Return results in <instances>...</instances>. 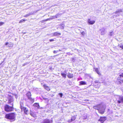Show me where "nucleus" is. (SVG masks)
<instances>
[{
	"label": "nucleus",
	"mask_w": 123,
	"mask_h": 123,
	"mask_svg": "<svg viewBox=\"0 0 123 123\" xmlns=\"http://www.w3.org/2000/svg\"><path fill=\"white\" fill-rule=\"evenodd\" d=\"M93 108L97 110L99 113L103 114L105 112V106L102 104H100L94 106Z\"/></svg>",
	"instance_id": "obj_1"
},
{
	"label": "nucleus",
	"mask_w": 123,
	"mask_h": 123,
	"mask_svg": "<svg viewBox=\"0 0 123 123\" xmlns=\"http://www.w3.org/2000/svg\"><path fill=\"white\" fill-rule=\"evenodd\" d=\"M15 114L13 113L7 114L5 115V118L10 120L11 122L15 120Z\"/></svg>",
	"instance_id": "obj_2"
},
{
	"label": "nucleus",
	"mask_w": 123,
	"mask_h": 123,
	"mask_svg": "<svg viewBox=\"0 0 123 123\" xmlns=\"http://www.w3.org/2000/svg\"><path fill=\"white\" fill-rule=\"evenodd\" d=\"M120 77L117 78V79L116 82V84L118 85H121L123 83V80L121 79V77H123V73L119 74Z\"/></svg>",
	"instance_id": "obj_3"
},
{
	"label": "nucleus",
	"mask_w": 123,
	"mask_h": 123,
	"mask_svg": "<svg viewBox=\"0 0 123 123\" xmlns=\"http://www.w3.org/2000/svg\"><path fill=\"white\" fill-rule=\"evenodd\" d=\"M13 105L12 106H10L8 105H6L4 107L5 111L7 112H10L12 111L13 110Z\"/></svg>",
	"instance_id": "obj_4"
},
{
	"label": "nucleus",
	"mask_w": 123,
	"mask_h": 123,
	"mask_svg": "<svg viewBox=\"0 0 123 123\" xmlns=\"http://www.w3.org/2000/svg\"><path fill=\"white\" fill-rule=\"evenodd\" d=\"M26 95L28 99L32 103L34 102V99L32 98L31 97V94L30 92H29L27 93L26 94Z\"/></svg>",
	"instance_id": "obj_5"
},
{
	"label": "nucleus",
	"mask_w": 123,
	"mask_h": 123,
	"mask_svg": "<svg viewBox=\"0 0 123 123\" xmlns=\"http://www.w3.org/2000/svg\"><path fill=\"white\" fill-rule=\"evenodd\" d=\"M52 120L49 119H46L44 120L41 123H52Z\"/></svg>",
	"instance_id": "obj_6"
},
{
	"label": "nucleus",
	"mask_w": 123,
	"mask_h": 123,
	"mask_svg": "<svg viewBox=\"0 0 123 123\" xmlns=\"http://www.w3.org/2000/svg\"><path fill=\"white\" fill-rule=\"evenodd\" d=\"M106 117H101L98 121H100L101 123H103L106 120Z\"/></svg>",
	"instance_id": "obj_7"
},
{
	"label": "nucleus",
	"mask_w": 123,
	"mask_h": 123,
	"mask_svg": "<svg viewBox=\"0 0 123 123\" xmlns=\"http://www.w3.org/2000/svg\"><path fill=\"white\" fill-rule=\"evenodd\" d=\"M118 103L123 104V97H120L119 99L117 100Z\"/></svg>",
	"instance_id": "obj_8"
},
{
	"label": "nucleus",
	"mask_w": 123,
	"mask_h": 123,
	"mask_svg": "<svg viewBox=\"0 0 123 123\" xmlns=\"http://www.w3.org/2000/svg\"><path fill=\"white\" fill-rule=\"evenodd\" d=\"M22 109L25 114L27 115H28L29 114V111L26 107H23Z\"/></svg>",
	"instance_id": "obj_9"
},
{
	"label": "nucleus",
	"mask_w": 123,
	"mask_h": 123,
	"mask_svg": "<svg viewBox=\"0 0 123 123\" xmlns=\"http://www.w3.org/2000/svg\"><path fill=\"white\" fill-rule=\"evenodd\" d=\"M88 22L90 24L93 25L95 23V21L94 20L91 21L90 19H89L88 20Z\"/></svg>",
	"instance_id": "obj_10"
},
{
	"label": "nucleus",
	"mask_w": 123,
	"mask_h": 123,
	"mask_svg": "<svg viewBox=\"0 0 123 123\" xmlns=\"http://www.w3.org/2000/svg\"><path fill=\"white\" fill-rule=\"evenodd\" d=\"M62 13H58L55 16H53L54 18H57L59 17L62 15Z\"/></svg>",
	"instance_id": "obj_11"
},
{
	"label": "nucleus",
	"mask_w": 123,
	"mask_h": 123,
	"mask_svg": "<svg viewBox=\"0 0 123 123\" xmlns=\"http://www.w3.org/2000/svg\"><path fill=\"white\" fill-rule=\"evenodd\" d=\"M101 31V35H104L105 34V29L103 28L102 29L100 30Z\"/></svg>",
	"instance_id": "obj_12"
},
{
	"label": "nucleus",
	"mask_w": 123,
	"mask_h": 123,
	"mask_svg": "<svg viewBox=\"0 0 123 123\" xmlns=\"http://www.w3.org/2000/svg\"><path fill=\"white\" fill-rule=\"evenodd\" d=\"M30 114L31 116L35 118L36 117V115L35 113L34 112H32L31 111L30 113Z\"/></svg>",
	"instance_id": "obj_13"
},
{
	"label": "nucleus",
	"mask_w": 123,
	"mask_h": 123,
	"mask_svg": "<svg viewBox=\"0 0 123 123\" xmlns=\"http://www.w3.org/2000/svg\"><path fill=\"white\" fill-rule=\"evenodd\" d=\"M67 76L68 78H72L73 76V74L72 73H70L68 72V75H67Z\"/></svg>",
	"instance_id": "obj_14"
},
{
	"label": "nucleus",
	"mask_w": 123,
	"mask_h": 123,
	"mask_svg": "<svg viewBox=\"0 0 123 123\" xmlns=\"http://www.w3.org/2000/svg\"><path fill=\"white\" fill-rule=\"evenodd\" d=\"M33 106L36 107L37 109H39V104L38 103H35L33 105Z\"/></svg>",
	"instance_id": "obj_15"
},
{
	"label": "nucleus",
	"mask_w": 123,
	"mask_h": 123,
	"mask_svg": "<svg viewBox=\"0 0 123 123\" xmlns=\"http://www.w3.org/2000/svg\"><path fill=\"white\" fill-rule=\"evenodd\" d=\"M61 35V33H58V32H56L53 33V35L54 36H59Z\"/></svg>",
	"instance_id": "obj_16"
},
{
	"label": "nucleus",
	"mask_w": 123,
	"mask_h": 123,
	"mask_svg": "<svg viewBox=\"0 0 123 123\" xmlns=\"http://www.w3.org/2000/svg\"><path fill=\"white\" fill-rule=\"evenodd\" d=\"M80 82V85H86V82L85 81H81L79 82Z\"/></svg>",
	"instance_id": "obj_17"
},
{
	"label": "nucleus",
	"mask_w": 123,
	"mask_h": 123,
	"mask_svg": "<svg viewBox=\"0 0 123 123\" xmlns=\"http://www.w3.org/2000/svg\"><path fill=\"white\" fill-rule=\"evenodd\" d=\"M43 86L45 89L47 91H49L50 90V89L49 87L48 86H46L45 85H43Z\"/></svg>",
	"instance_id": "obj_18"
},
{
	"label": "nucleus",
	"mask_w": 123,
	"mask_h": 123,
	"mask_svg": "<svg viewBox=\"0 0 123 123\" xmlns=\"http://www.w3.org/2000/svg\"><path fill=\"white\" fill-rule=\"evenodd\" d=\"M65 26V25L63 24H61L59 25V27L61 29H63Z\"/></svg>",
	"instance_id": "obj_19"
},
{
	"label": "nucleus",
	"mask_w": 123,
	"mask_h": 123,
	"mask_svg": "<svg viewBox=\"0 0 123 123\" xmlns=\"http://www.w3.org/2000/svg\"><path fill=\"white\" fill-rule=\"evenodd\" d=\"M94 70H95L96 72L99 75H100L101 74L99 72L98 69V68H95Z\"/></svg>",
	"instance_id": "obj_20"
},
{
	"label": "nucleus",
	"mask_w": 123,
	"mask_h": 123,
	"mask_svg": "<svg viewBox=\"0 0 123 123\" xmlns=\"http://www.w3.org/2000/svg\"><path fill=\"white\" fill-rule=\"evenodd\" d=\"M122 12V9H119L118 10L116 11L115 13L116 14L119 13L121 12Z\"/></svg>",
	"instance_id": "obj_21"
},
{
	"label": "nucleus",
	"mask_w": 123,
	"mask_h": 123,
	"mask_svg": "<svg viewBox=\"0 0 123 123\" xmlns=\"http://www.w3.org/2000/svg\"><path fill=\"white\" fill-rule=\"evenodd\" d=\"M76 115H74L72 117L71 119L73 121L76 118Z\"/></svg>",
	"instance_id": "obj_22"
},
{
	"label": "nucleus",
	"mask_w": 123,
	"mask_h": 123,
	"mask_svg": "<svg viewBox=\"0 0 123 123\" xmlns=\"http://www.w3.org/2000/svg\"><path fill=\"white\" fill-rule=\"evenodd\" d=\"M13 46V44L11 43H10L8 46H7V47H8L10 48H12Z\"/></svg>",
	"instance_id": "obj_23"
},
{
	"label": "nucleus",
	"mask_w": 123,
	"mask_h": 123,
	"mask_svg": "<svg viewBox=\"0 0 123 123\" xmlns=\"http://www.w3.org/2000/svg\"><path fill=\"white\" fill-rule=\"evenodd\" d=\"M13 101V98H10L9 100L8 103L11 104L12 102Z\"/></svg>",
	"instance_id": "obj_24"
},
{
	"label": "nucleus",
	"mask_w": 123,
	"mask_h": 123,
	"mask_svg": "<svg viewBox=\"0 0 123 123\" xmlns=\"http://www.w3.org/2000/svg\"><path fill=\"white\" fill-rule=\"evenodd\" d=\"M114 35V33L113 31L109 33V35L111 37Z\"/></svg>",
	"instance_id": "obj_25"
},
{
	"label": "nucleus",
	"mask_w": 123,
	"mask_h": 123,
	"mask_svg": "<svg viewBox=\"0 0 123 123\" xmlns=\"http://www.w3.org/2000/svg\"><path fill=\"white\" fill-rule=\"evenodd\" d=\"M61 75L63 77L66 78V74L64 73H61Z\"/></svg>",
	"instance_id": "obj_26"
},
{
	"label": "nucleus",
	"mask_w": 123,
	"mask_h": 123,
	"mask_svg": "<svg viewBox=\"0 0 123 123\" xmlns=\"http://www.w3.org/2000/svg\"><path fill=\"white\" fill-rule=\"evenodd\" d=\"M20 108L21 109H22L23 108V104L22 103V104H21V103H20Z\"/></svg>",
	"instance_id": "obj_27"
},
{
	"label": "nucleus",
	"mask_w": 123,
	"mask_h": 123,
	"mask_svg": "<svg viewBox=\"0 0 123 123\" xmlns=\"http://www.w3.org/2000/svg\"><path fill=\"white\" fill-rule=\"evenodd\" d=\"M83 119H86L87 118V116L86 115L84 114L83 115Z\"/></svg>",
	"instance_id": "obj_28"
},
{
	"label": "nucleus",
	"mask_w": 123,
	"mask_h": 123,
	"mask_svg": "<svg viewBox=\"0 0 123 123\" xmlns=\"http://www.w3.org/2000/svg\"><path fill=\"white\" fill-rule=\"evenodd\" d=\"M59 95L60 96V97L61 98L62 97L63 94L62 93H60L59 94Z\"/></svg>",
	"instance_id": "obj_29"
},
{
	"label": "nucleus",
	"mask_w": 123,
	"mask_h": 123,
	"mask_svg": "<svg viewBox=\"0 0 123 123\" xmlns=\"http://www.w3.org/2000/svg\"><path fill=\"white\" fill-rule=\"evenodd\" d=\"M25 20H26L25 19H22L19 22V23H20L22 22H23L25 21Z\"/></svg>",
	"instance_id": "obj_30"
},
{
	"label": "nucleus",
	"mask_w": 123,
	"mask_h": 123,
	"mask_svg": "<svg viewBox=\"0 0 123 123\" xmlns=\"http://www.w3.org/2000/svg\"><path fill=\"white\" fill-rule=\"evenodd\" d=\"M31 14L30 13L28 14H27L25 15L24 16V17H27L29 16Z\"/></svg>",
	"instance_id": "obj_31"
},
{
	"label": "nucleus",
	"mask_w": 123,
	"mask_h": 123,
	"mask_svg": "<svg viewBox=\"0 0 123 123\" xmlns=\"http://www.w3.org/2000/svg\"><path fill=\"white\" fill-rule=\"evenodd\" d=\"M13 95L15 96V98L16 99H17V98H18L17 95L16 94H13Z\"/></svg>",
	"instance_id": "obj_32"
},
{
	"label": "nucleus",
	"mask_w": 123,
	"mask_h": 123,
	"mask_svg": "<svg viewBox=\"0 0 123 123\" xmlns=\"http://www.w3.org/2000/svg\"><path fill=\"white\" fill-rule=\"evenodd\" d=\"M4 22H0V26H1L4 24Z\"/></svg>",
	"instance_id": "obj_33"
},
{
	"label": "nucleus",
	"mask_w": 123,
	"mask_h": 123,
	"mask_svg": "<svg viewBox=\"0 0 123 123\" xmlns=\"http://www.w3.org/2000/svg\"><path fill=\"white\" fill-rule=\"evenodd\" d=\"M85 34V33L84 31H83L81 33V34L82 35L84 36Z\"/></svg>",
	"instance_id": "obj_34"
},
{
	"label": "nucleus",
	"mask_w": 123,
	"mask_h": 123,
	"mask_svg": "<svg viewBox=\"0 0 123 123\" xmlns=\"http://www.w3.org/2000/svg\"><path fill=\"white\" fill-rule=\"evenodd\" d=\"M73 121L72 120V119L69 120L68 122L69 123H70L72 122Z\"/></svg>",
	"instance_id": "obj_35"
},
{
	"label": "nucleus",
	"mask_w": 123,
	"mask_h": 123,
	"mask_svg": "<svg viewBox=\"0 0 123 123\" xmlns=\"http://www.w3.org/2000/svg\"><path fill=\"white\" fill-rule=\"evenodd\" d=\"M49 41L50 42H51L54 41V39H51L49 40Z\"/></svg>",
	"instance_id": "obj_36"
},
{
	"label": "nucleus",
	"mask_w": 123,
	"mask_h": 123,
	"mask_svg": "<svg viewBox=\"0 0 123 123\" xmlns=\"http://www.w3.org/2000/svg\"><path fill=\"white\" fill-rule=\"evenodd\" d=\"M119 47L122 49H123V45L122 46H120Z\"/></svg>",
	"instance_id": "obj_37"
},
{
	"label": "nucleus",
	"mask_w": 123,
	"mask_h": 123,
	"mask_svg": "<svg viewBox=\"0 0 123 123\" xmlns=\"http://www.w3.org/2000/svg\"><path fill=\"white\" fill-rule=\"evenodd\" d=\"M9 44V43L8 42L6 43L5 44V45H7Z\"/></svg>",
	"instance_id": "obj_38"
},
{
	"label": "nucleus",
	"mask_w": 123,
	"mask_h": 123,
	"mask_svg": "<svg viewBox=\"0 0 123 123\" xmlns=\"http://www.w3.org/2000/svg\"><path fill=\"white\" fill-rule=\"evenodd\" d=\"M56 51H53V53H56Z\"/></svg>",
	"instance_id": "obj_39"
},
{
	"label": "nucleus",
	"mask_w": 123,
	"mask_h": 123,
	"mask_svg": "<svg viewBox=\"0 0 123 123\" xmlns=\"http://www.w3.org/2000/svg\"><path fill=\"white\" fill-rule=\"evenodd\" d=\"M25 63V64H26V65L28 64L29 63L28 62H27L26 63Z\"/></svg>",
	"instance_id": "obj_40"
},
{
	"label": "nucleus",
	"mask_w": 123,
	"mask_h": 123,
	"mask_svg": "<svg viewBox=\"0 0 123 123\" xmlns=\"http://www.w3.org/2000/svg\"><path fill=\"white\" fill-rule=\"evenodd\" d=\"M25 65H26V64H25V63H24V64H23V66H24Z\"/></svg>",
	"instance_id": "obj_41"
},
{
	"label": "nucleus",
	"mask_w": 123,
	"mask_h": 123,
	"mask_svg": "<svg viewBox=\"0 0 123 123\" xmlns=\"http://www.w3.org/2000/svg\"><path fill=\"white\" fill-rule=\"evenodd\" d=\"M44 99L45 100H46L47 99V98H44Z\"/></svg>",
	"instance_id": "obj_42"
}]
</instances>
